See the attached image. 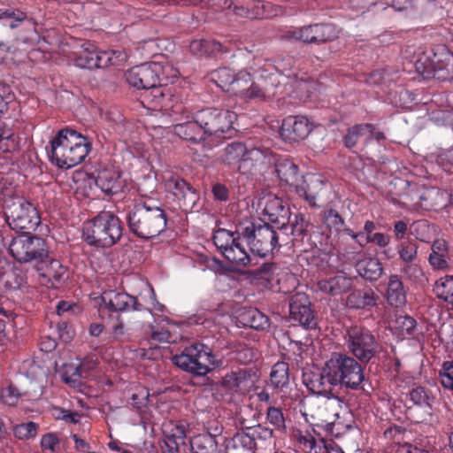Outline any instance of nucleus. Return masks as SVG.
<instances>
[{
  "instance_id": "de8ad7c7",
  "label": "nucleus",
  "mask_w": 453,
  "mask_h": 453,
  "mask_svg": "<svg viewBox=\"0 0 453 453\" xmlns=\"http://www.w3.org/2000/svg\"><path fill=\"white\" fill-rule=\"evenodd\" d=\"M325 421V424L322 422L314 426L313 431L315 434L320 435L319 430H324L326 434L338 438L352 428L351 425H344L340 421Z\"/></svg>"
},
{
  "instance_id": "4be33fe9",
  "label": "nucleus",
  "mask_w": 453,
  "mask_h": 453,
  "mask_svg": "<svg viewBox=\"0 0 453 453\" xmlns=\"http://www.w3.org/2000/svg\"><path fill=\"white\" fill-rule=\"evenodd\" d=\"M95 182L96 187L109 196L121 192L124 187L120 173L113 167L100 169L97 172Z\"/></svg>"
},
{
  "instance_id": "ea45409f",
  "label": "nucleus",
  "mask_w": 453,
  "mask_h": 453,
  "mask_svg": "<svg viewBox=\"0 0 453 453\" xmlns=\"http://www.w3.org/2000/svg\"><path fill=\"white\" fill-rule=\"evenodd\" d=\"M241 322L256 330H265L269 327V319L256 308L243 309L240 315Z\"/></svg>"
},
{
  "instance_id": "4d7b16f0",
  "label": "nucleus",
  "mask_w": 453,
  "mask_h": 453,
  "mask_svg": "<svg viewBox=\"0 0 453 453\" xmlns=\"http://www.w3.org/2000/svg\"><path fill=\"white\" fill-rule=\"evenodd\" d=\"M63 380L65 383L73 387L81 385L82 377L80 376V368L78 365H68L65 367Z\"/></svg>"
},
{
  "instance_id": "e433bc0d",
  "label": "nucleus",
  "mask_w": 453,
  "mask_h": 453,
  "mask_svg": "<svg viewBox=\"0 0 453 453\" xmlns=\"http://www.w3.org/2000/svg\"><path fill=\"white\" fill-rule=\"evenodd\" d=\"M248 145L240 142H233L227 144L219 155L220 163L227 165L234 166L241 164V161L245 157Z\"/></svg>"
},
{
  "instance_id": "f3484780",
  "label": "nucleus",
  "mask_w": 453,
  "mask_h": 453,
  "mask_svg": "<svg viewBox=\"0 0 453 453\" xmlns=\"http://www.w3.org/2000/svg\"><path fill=\"white\" fill-rule=\"evenodd\" d=\"M147 96L153 104V107L158 108L161 111L173 117L178 120V115L185 112L186 107L182 104L180 96L173 93L171 88H167L165 82L148 93Z\"/></svg>"
},
{
  "instance_id": "e2e57ef3",
  "label": "nucleus",
  "mask_w": 453,
  "mask_h": 453,
  "mask_svg": "<svg viewBox=\"0 0 453 453\" xmlns=\"http://www.w3.org/2000/svg\"><path fill=\"white\" fill-rule=\"evenodd\" d=\"M401 273L412 281H419L423 277L422 269L416 264L408 263L401 269Z\"/></svg>"
},
{
  "instance_id": "bf43d9fd",
  "label": "nucleus",
  "mask_w": 453,
  "mask_h": 453,
  "mask_svg": "<svg viewBox=\"0 0 453 453\" xmlns=\"http://www.w3.org/2000/svg\"><path fill=\"white\" fill-rule=\"evenodd\" d=\"M167 188L173 192L176 198H180L189 188V184L181 178H172L167 181Z\"/></svg>"
},
{
  "instance_id": "c756f323",
  "label": "nucleus",
  "mask_w": 453,
  "mask_h": 453,
  "mask_svg": "<svg viewBox=\"0 0 453 453\" xmlns=\"http://www.w3.org/2000/svg\"><path fill=\"white\" fill-rule=\"evenodd\" d=\"M372 124H357L347 128L342 143L348 150L355 148L359 141L368 143L372 140Z\"/></svg>"
},
{
  "instance_id": "69168bd1",
  "label": "nucleus",
  "mask_w": 453,
  "mask_h": 453,
  "mask_svg": "<svg viewBox=\"0 0 453 453\" xmlns=\"http://www.w3.org/2000/svg\"><path fill=\"white\" fill-rule=\"evenodd\" d=\"M12 97L10 87L0 84V116L7 111L8 104L12 102Z\"/></svg>"
},
{
  "instance_id": "5fc2aeb1",
  "label": "nucleus",
  "mask_w": 453,
  "mask_h": 453,
  "mask_svg": "<svg viewBox=\"0 0 453 453\" xmlns=\"http://www.w3.org/2000/svg\"><path fill=\"white\" fill-rule=\"evenodd\" d=\"M245 434L250 435V439H252V442L256 443H257V441H271L273 436V431L272 429L261 425L249 428L248 432H245Z\"/></svg>"
},
{
  "instance_id": "7c9ffc66",
  "label": "nucleus",
  "mask_w": 453,
  "mask_h": 453,
  "mask_svg": "<svg viewBox=\"0 0 453 453\" xmlns=\"http://www.w3.org/2000/svg\"><path fill=\"white\" fill-rule=\"evenodd\" d=\"M311 224L306 217L301 213H292L288 223L290 228L289 243L293 246L303 242L304 238L309 235Z\"/></svg>"
},
{
  "instance_id": "0e129e2a",
  "label": "nucleus",
  "mask_w": 453,
  "mask_h": 453,
  "mask_svg": "<svg viewBox=\"0 0 453 453\" xmlns=\"http://www.w3.org/2000/svg\"><path fill=\"white\" fill-rule=\"evenodd\" d=\"M179 200L182 201V205L184 207L192 209L199 200V196L197 192L192 187L189 186L188 190L184 192V194L179 198Z\"/></svg>"
},
{
  "instance_id": "a211bd4d",
  "label": "nucleus",
  "mask_w": 453,
  "mask_h": 453,
  "mask_svg": "<svg viewBox=\"0 0 453 453\" xmlns=\"http://www.w3.org/2000/svg\"><path fill=\"white\" fill-rule=\"evenodd\" d=\"M98 311L102 317L106 313L111 315V312L125 311L129 307L134 311H142L143 306L138 303L136 298L125 293L116 290H104L100 297Z\"/></svg>"
},
{
  "instance_id": "680f3d73",
  "label": "nucleus",
  "mask_w": 453,
  "mask_h": 453,
  "mask_svg": "<svg viewBox=\"0 0 453 453\" xmlns=\"http://www.w3.org/2000/svg\"><path fill=\"white\" fill-rule=\"evenodd\" d=\"M329 440L320 438L316 441L314 438H304V444L310 449V453H326Z\"/></svg>"
},
{
  "instance_id": "393cba45",
  "label": "nucleus",
  "mask_w": 453,
  "mask_h": 453,
  "mask_svg": "<svg viewBox=\"0 0 453 453\" xmlns=\"http://www.w3.org/2000/svg\"><path fill=\"white\" fill-rule=\"evenodd\" d=\"M174 133L181 139L194 144L204 142L208 138L203 127L198 122L196 112L191 120L175 125Z\"/></svg>"
},
{
  "instance_id": "79ce46f5",
  "label": "nucleus",
  "mask_w": 453,
  "mask_h": 453,
  "mask_svg": "<svg viewBox=\"0 0 453 453\" xmlns=\"http://www.w3.org/2000/svg\"><path fill=\"white\" fill-rule=\"evenodd\" d=\"M193 453H217L218 441L215 435L211 434H201L195 436L191 441Z\"/></svg>"
},
{
  "instance_id": "cd10ccee",
  "label": "nucleus",
  "mask_w": 453,
  "mask_h": 453,
  "mask_svg": "<svg viewBox=\"0 0 453 453\" xmlns=\"http://www.w3.org/2000/svg\"><path fill=\"white\" fill-rule=\"evenodd\" d=\"M353 287V279L344 273H340L329 279L318 281V288L320 291L335 296L349 291Z\"/></svg>"
},
{
  "instance_id": "aec40b11",
  "label": "nucleus",
  "mask_w": 453,
  "mask_h": 453,
  "mask_svg": "<svg viewBox=\"0 0 453 453\" xmlns=\"http://www.w3.org/2000/svg\"><path fill=\"white\" fill-rule=\"evenodd\" d=\"M303 382L315 396L332 395L335 393L334 388L338 386L327 361L318 372L304 374Z\"/></svg>"
},
{
  "instance_id": "49530a36",
  "label": "nucleus",
  "mask_w": 453,
  "mask_h": 453,
  "mask_svg": "<svg viewBox=\"0 0 453 453\" xmlns=\"http://www.w3.org/2000/svg\"><path fill=\"white\" fill-rule=\"evenodd\" d=\"M434 292L439 299L453 305V275H446L436 280Z\"/></svg>"
},
{
  "instance_id": "4c0bfd02",
  "label": "nucleus",
  "mask_w": 453,
  "mask_h": 453,
  "mask_svg": "<svg viewBox=\"0 0 453 453\" xmlns=\"http://www.w3.org/2000/svg\"><path fill=\"white\" fill-rule=\"evenodd\" d=\"M357 274L369 281L377 280L382 274L383 266L378 258L365 257L356 263Z\"/></svg>"
},
{
  "instance_id": "4468645a",
  "label": "nucleus",
  "mask_w": 453,
  "mask_h": 453,
  "mask_svg": "<svg viewBox=\"0 0 453 453\" xmlns=\"http://www.w3.org/2000/svg\"><path fill=\"white\" fill-rule=\"evenodd\" d=\"M339 32L334 24L315 23L289 29L285 32L283 36L288 40L319 45L335 40Z\"/></svg>"
},
{
  "instance_id": "774afa93",
  "label": "nucleus",
  "mask_w": 453,
  "mask_h": 453,
  "mask_svg": "<svg viewBox=\"0 0 453 453\" xmlns=\"http://www.w3.org/2000/svg\"><path fill=\"white\" fill-rule=\"evenodd\" d=\"M180 441H179L176 437L172 434L166 435L164 440L165 446L163 447L164 453H178L179 447L182 444Z\"/></svg>"
},
{
  "instance_id": "39448f33",
  "label": "nucleus",
  "mask_w": 453,
  "mask_h": 453,
  "mask_svg": "<svg viewBox=\"0 0 453 453\" xmlns=\"http://www.w3.org/2000/svg\"><path fill=\"white\" fill-rule=\"evenodd\" d=\"M247 230H242V235L247 237V246L256 259L265 258L275 249L281 245L289 244L288 232L280 233L269 223L256 225L251 221H245Z\"/></svg>"
},
{
  "instance_id": "bb28decb",
  "label": "nucleus",
  "mask_w": 453,
  "mask_h": 453,
  "mask_svg": "<svg viewBox=\"0 0 453 453\" xmlns=\"http://www.w3.org/2000/svg\"><path fill=\"white\" fill-rule=\"evenodd\" d=\"M409 397L415 405L425 410L424 414L418 422H431L433 419V405L435 402L433 393L424 387H416L409 392Z\"/></svg>"
},
{
  "instance_id": "f03ea898",
  "label": "nucleus",
  "mask_w": 453,
  "mask_h": 453,
  "mask_svg": "<svg viewBox=\"0 0 453 453\" xmlns=\"http://www.w3.org/2000/svg\"><path fill=\"white\" fill-rule=\"evenodd\" d=\"M91 143L77 131L65 128L58 132L50 142L52 161L61 168H72L88 156Z\"/></svg>"
},
{
  "instance_id": "0eeeda50",
  "label": "nucleus",
  "mask_w": 453,
  "mask_h": 453,
  "mask_svg": "<svg viewBox=\"0 0 453 453\" xmlns=\"http://www.w3.org/2000/svg\"><path fill=\"white\" fill-rule=\"evenodd\" d=\"M4 242L10 256L19 264H38L48 257L45 240L30 232L8 236Z\"/></svg>"
},
{
  "instance_id": "6ab92c4d",
  "label": "nucleus",
  "mask_w": 453,
  "mask_h": 453,
  "mask_svg": "<svg viewBox=\"0 0 453 453\" xmlns=\"http://www.w3.org/2000/svg\"><path fill=\"white\" fill-rule=\"evenodd\" d=\"M289 316L293 321L305 329H314L317 326L318 319L311 309V301L303 293H296L291 296Z\"/></svg>"
},
{
  "instance_id": "1a4fd4ad",
  "label": "nucleus",
  "mask_w": 453,
  "mask_h": 453,
  "mask_svg": "<svg viewBox=\"0 0 453 453\" xmlns=\"http://www.w3.org/2000/svg\"><path fill=\"white\" fill-rule=\"evenodd\" d=\"M338 386L353 390L364 389L365 371L355 357L346 353H333L327 360Z\"/></svg>"
},
{
  "instance_id": "5701e85b",
  "label": "nucleus",
  "mask_w": 453,
  "mask_h": 453,
  "mask_svg": "<svg viewBox=\"0 0 453 453\" xmlns=\"http://www.w3.org/2000/svg\"><path fill=\"white\" fill-rule=\"evenodd\" d=\"M255 373L250 369H238L222 377L220 386L226 391L239 392L249 388L255 380Z\"/></svg>"
},
{
  "instance_id": "13d9d810",
  "label": "nucleus",
  "mask_w": 453,
  "mask_h": 453,
  "mask_svg": "<svg viewBox=\"0 0 453 453\" xmlns=\"http://www.w3.org/2000/svg\"><path fill=\"white\" fill-rule=\"evenodd\" d=\"M441 383L445 388L453 391V361H446L440 371Z\"/></svg>"
},
{
  "instance_id": "6e6d98bb",
  "label": "nucleus",
  "mask_w": 453,
  "mask_h": 453,
  "mask_svg": "<svg viewBox=\"0 0 453 453\" xmlns=\"http://www.w3.org/2000/svg\"><path fill=\"white\" fill-rule=\"evenodd\" d=\"M23 395V393H21L19 388L10 384L6 388H3L1 391V399L4 402V404H7L9 406H15L18 404L20 397Z\"/></svg>"
},
{
  "instance_id": "c9c22d12",
  "label": "nucleus",
  "mask_w": 453,
  "mask_h": 453,
  "mask_svg": "<svg viewBox=\"0 0 453 453\" xmlns=\"http://www.w3.org/2000/svg\"><path fill=\"white\" fill-rule=\"evenodd\" d=\"M247 76L245 72L235 73L228 67H221L211 72V80L223 90L229 91L232 90L234 83L240 82L239 81H242Z\"/></svg>"
},
{
  "instance_id": "473e14b6",
  "label": "nucleus",
  "mask_w": 453,
  "mask_h": 453,
  "mask_svg": "<svg viewBox=\"0 0 453 453\" xmlns=\"http://www.w3.org/2000/svg\"><path fill=\"white\" fill-rule=\"evenodd\" d=\"M273 165L280 181L295 188L299 182L298 165L289 158L277 157Z\"/></svg>"
},
{
  "instance_id": "6e6552de",
  "label": "nucleus",
  "mask_w": 453,
  "mask_h": 453,
  "mask_svg": "<svg viewBox=\"0 0 453 453\" xmlns=\"http://www.w3.org/2000/svg\"><path fill=\"white\" fill-rule=\"evenodd\" d=\"M3 209L6 223L14 231L30 232L41 222L35 206L22 196H4Z\"/></svg>"
},
{
  "instance_id": "dca6fc26",
  "label": "nucleus",
  "mask_w": 453,
  "mask_h": 453,
  "mask_svg": "<svg viewBox=\"0 0 453 453\" xmlns=\"http://www.w3.org/2000/svg\"><path fill=\"white\" fill-rule=\"evenodd\" d=\"M259 206L262 207V214L267 218L269 224L273 225L280 233L288 231L292 212L281 198L267 195L260 199Z\"/></svg>"
},
{
  "instance_id": "2eb2a0df",
  "label": "nucleus",
  "mask_w": 453,
  "mask_h": 453,
  "mask_svg": "<svg viewBox=\"0 0 453 453\" xmlns=\"http://www.w3.org/2000/svg\"><path fill=\"white\" fill-rule=\"evenodd\" d=\"M276 156L269 148L248 145L247 152L241 161L238 170L243 174H264L273 165Z\"/></svg>"
},
{
  "instance_id": "c85d7f7f",
  "label": "nucleus",
  "mask_w": 453,
  "mask_h": 453,
  "mask_svg": "<svg viewBox=\"0 0 453 453\" xmlns=\"http://www.w3.org/2000/svg\"><path fill=\"white\" fill-rule=\"evenodd\" d=\"M189 50L200 57L219 58L228 52L226 45L210 39H196L189 43Z\"/></svg>"
},
{
  "instance_id": "8fccbe9b",
  "label": "nucleus",
  "mask_w": 453,
  "mask_h": 453,
  "mask_svg": "<svg viewBox=\"0 0 453 453\" xmlns=\"http://www.w3.org/2000/svg\"><path fill=\"white\" fill-rule=\"evenodd\" d=\"M416 320L408 315H400L396 317L394 326L403 337L412 336L416 329Z\"/></svg>"
},
{
  "instance_id": "a878e982",
  "label": "nucleus",
  "mask_w": 453,
  "mask_h": 453,
  "mask_svg": "<svg viewBox=\"0 0 453 453\" xmlns=\"http://www.w3.org/2000/svg\"><path fill=\"white\" fill-rule=\"evenodd\" d=\"M35 266L40 276L52 285L61 283L67 278L65 267L59 260L50 258L49 255L43 262L35 264Z\"/></svg>"
},
{
  "instance_id": "f8f14e48",
  "label": "nucleus",
  "mask_w": 453,
  "mask_h": 453,
  "mask_svg": "<svg viewBox=\"0 0 453 453\" xmlns=\"http://www.w3.org/2000/svg\"><path fill=\"white\" fill-rule=\"evenodd\" d=\"M346 345L352 357L360 363L367 364L379 353L380 343L368 328L355 325L346 331Z\"/></svg>"
},
{
  "instance_id": "423d86ee",
  "label": "nucleus",
  "mask_w": 453,
  "mask_h": 453,
  "mask_svg": "<svg viewBox=\"0 0 453 453\" xmlns=\"http://www.w3.org/2000/svg\"><path fill=\"white\" fill-rule=\"evenodd\" d=\"M172 362L182 371L195 376H205L211 368L223 365L222 357L215 354L206 344L196 342L186 347L172 357Z\"/></svg>"
},
{
  "instance_id": "20e7f679",
  "label": "nucleus",
  "mask_w": 453,
  "mask_h": 453,
  "mask_svg": "<svg viewBox=\"0 0 453 453\" xmlns=\"http://www.w3.org/2000/svg\"><path fill=\"white\" fill-rule=\"evenodd\" d=\"M123 224L110 211H101L83 226V237L88 245L110 248L122 237Z\"/></svg>"
},
{
  "instance_id": "603ef678",
  "label": "nucleus",
  "mask_w": 453,
  "mask_h": 453,
  "mask_svg": "<svg viewBox=\"0 0 453 453\" xmlns=\"http://www.w3.org/2000/svg\"><path fill=\"white\" fill-rule=\"evenodd\" d=\"M38 425L35 422H27L17 425L13 428V434L19 440H27L36 435Z\"/></svg>"
},
{
  "instance_id": "09e8293b",
  "label": "nucleus",
  "mask_w": 453,
  "mask_h": 453,
  "mask_svg": "<svg viewBox=\"0 0 453 453\" xmlns=\"http://www.w3.org/2000/svg\"><path fill=\"white\" fill-rule=\"evenodd\" d=\"M273 94V88L270 87L269 84H263L252 80L251 84L246 88L242 96L247 99L264 100L266 96Z\"/></svg>"
},
{
  "instance_id": "c03bdc74",
  "label": "nucleus",
  "mask_w": 453,
  "mask_h": 453,
  "mask_svg": "<svg viewBox=\"0 0 453 453\" xmlns=\"http://www.w3.org/2000/svg\"><path fill=\"white\" fill-rule=\"evenodd\" d=\"M345 234L349 235L361 248L370 242H373L380 248H385L390 242V236L383 233H374L372 238H365L364 233H354L351 229H345Z\"/></svg>"
},
{
  "instance_id": "052dcab7",
  "label": "nucleus",
  "mask_w": 453,
  "mask_h": 453,
  "mask_svg": "<svg viewBox=\"0 0 453 453\" xmlns=\"http://www.w3.org/2000/svg\"><path fill=\"white\" fill-rule=\"evenodd\" d=\"M267 420L276 429L285 428V418L280 409L276 407H269L267 410Z\"/></svg>"
},
{
  "instance_id": "9b49d317",
  "label": "nucleus",
  "mask_w": 453,
  "mask_h": 453,
  "mask_svg": "<svg viewBox=\"0 0 453 453\" xmlns=\"http://www.w3.org/2000/svg\"><path fill=\"white\" fill-rule=\"evenodd\" d=\"M127 58L126 52L121 50H101L90 42H84L75 52L73 61L80 68L95 69L119 65Z\"/></svg>"
},
{
  "instance_id": "37998d69",
  "label": "nucleus",
  "mask_w": 453,
  "mask_h": 453,
  "mask_svg": "<svg viewBox=\"0 0 453 453\" xmlns=\"http://www.w3.org/2000/svg\"><path fill=\"white\" fill-rule=\"evenodd\" d=\"M271 384L276 388H282L289 382V365L284 361H279L273 365L270 373Z\"/></svg>"
},
{
  "instance_id": "412c9836",
  "label": "nucleus",
  "mask_w": 453,
  "mask_h": 453,
  "mask_svg": "<svg viewBox=\"0 0 453 453\" xmlns=\"http://www.w3.org/2000/svg\"><path fill=\"white\" fill-rule=\"evenodd\" d=\"M311 124L303 116H288L282 121L280 134L288 142H298L308 136L311 131Z\"/></svg>"
},
{
  "instance_id": "a18cd8bd",
  "label": "nucleus",
  "mask_w": 453,
  "mask_h": 453,
  "mask_svg": "<svg viewBox=\"0 0 453 453\" xmlns=\"http://www.w3.org/2000/svg\"><path fill=\"white\" fill-rule=\"evenodd\" d=\"M27 19V13L20 9L14 7L0 9V19L4 20V25L12 29L20 27Z\"/></svg>"
},
{
  "instance_id": "338daca9",
  "label": "nucleus",
  "mask_w": 453,
  "mask_h": 453,
  "mask_svg": "<svg viewBox=\"0 0 453 453\" xmlns=\"http://www.w3.org/2000/svg\"><path fill=\"white\" fill-rule=\"evenodd\" d=\"M131 400V404L135 409L141 410L146 406L149 401V393L146 390L142 389L140 392L133 394Z\"/></svg>"
},
{
  "instance_id": "f704fd0d",
  "label": "nucleus",
  "mask_w": 453,
  "mask_h": 453,
  "mask_svg": "<svg viewBox=\"0 0 453 453\" xmlns=\"http://www.w3.org/2000/svg\"><path fill=\"white\" fill-rule=\"evenodd\" d=\"M253 80L263 84H269L270 87H276L277 77L273 73V65L261 58L256 59L252 65L249 66Z\"/></svg>"
},
{
  "instance_id": "58836bf2",
  "label": "nucleus",
  "mask_w": 453,
  "mask_h": 453,
  "mask_svg": "<svg viewBox=\"0 0 453 453\" xmlns=\"http://www.w3.org/2000/svg\"><path fill=\"white\" fill-rule=\"evenodd\" d=\"M342 399L337 393H332V395L316 396L317 414L322 418H329L339 417L338 410L342 405Z\"/></svg>"
},
{
  "instance_id": "864d4df0",
  "label": "nucleus",
  "mask_w": 453,
  "mask_h": 453,
  "mask_svg": "<svg viewBox=\"0 0 453 453\" xmlns=\"http://www.w3.org/2000/svg\"><path fill=\"white\" fill-rule=\"evenodd\" d=\"M400 259L404 263H412L417 258L418 246L413 242H401L397 247Z\"/></svg>"
},
{
  "instance_id": "7ed1b4c3",
  "label": "nucleus",
  "mask_w": 453,
  "mask_h": 453,
  "mask_svg": "<svg viewBox=\"0 0 453 453\" xmlns=\"http://www.w3.org/2000/svg\"><path fill=\"white\" fill-rule=\"evenodd\" d=\"M242 230H247L246 223L236 225L234 231L219 228L213 233L212 240L222 257L236 268L251 267L257 265L258 260L247 249V237L242 235Z\"/></svg>"
},
{
  "instance_id": "a19ab883",
  "label": "nucleus",
  "mask_w": 453,
  "mask_h": 453,
  "mask_svg": "<svg viewBox=\"0 0 453 453\" xmlns=\"http://www.w3.org/2000/svg\"><path fill=\"white\" fill-rule=\"evenodd\" d=\"M257 443L245 432L234 434L226 445V453H254Z\"/></svg>"
},
{
  "instance_id": "3c124183",
  "label": "nucleus",
  "mask_w": 453,
  "mask_h": 453,
  "mask_svg": "<svg viewBox=\"0 0 453 453\" xmlns=\"http://www.w3.org/2000/svg\"><path fill=\"white\" fill-rule=\"evenodd\" d=\"M323 222L329 227L334 228L336 232H342L345 234V229H349L345 226V222L342 217L334 209L325 211L322 215Z\"/></svg>"
},
{
  "instance_id": "ddd939ff",
  "label": "nucleus",
  "mask_w": 453,
  "mask_h": 453,
  "mask_svg": "<svg viewBox=\"0 0 453 453\" xmlns=\"http://www.w3.org/2000/svg\"><path fill=\"white\" fill-rule=\"evenodd\" d=\"M125 78L130 86L137 89L150 90V92L158 88L167 80L164 66L156 62L132 67L126 72Z\"/></svg>"
},
{
  "instance_id": "b1692460",
  "label": "nucleus",
  "mask_w": 453,
  "mask_h": 453,
  "mask_svg": "<svg viewBox=\"0 0 453 453\" xmlns=\"http://www.w3.org/2000/svg\"><path fill=\"white\" fill-rule=\"evenodd\" d=\"M324 187V181L315 174L303 177L301 184L296 185V193L303 197L311 207L317 206V198Z\"/></svg>"
},
{
  "instance_id": "72a5a7b5",
  "label": "nucleus",
  "mask_w": 453,
  "mask_h": 453,
  "mask_svg": "<svg viewBox=\"0 0 453 453\" xmlns=\"http://www.w3.org/2000/svg\"><path fill=\"white\" fill-rule=\"evenodd\" d=\"M379 296L371 288L354 289L347 297V305L351 309H369L377 305Z\"/></svg>"
},
{
  "instance_id": "2f4dec72",
  "label": "nucleus",
  "mask_w": 453,
  "mask_h": 453,
  "mask_svg": "<svg viewBox=\"0 0 453 453\" xmlns=\"http://www.w3.org/2000/svg\"><path fill=\"white\" fill-rule=\"evenodd\" d=\"M388 303L395 308L405 305L407 302V291L402 280L396 274L390 275L386 290Z\"/></svg>"
},
{
  "instance_id": "f257e3e1",
  "label": "nucleus",
  "mask_w": 453,
  "mask_h": 453,
  "mask_svg": "<svg viewBox=\"0 0 453 453\" xmlns=\"http://www.w3.org/2000/svg\"><path fill=\"white\" fill-rule=\"evenodd\" d=\"M126 221L132 234L149 240L165 230L167 215L161 206L149 199L135 203L127 211Z\"/></svg>"
},
{
  "instance_id": "9d476101",
  "label": "nucleus",
  "mask_w": 453,
  "mask_h": 453,
  "mask_svg": "<svg viewBox=\"0 0 453 453\" xmlns=\"http://www.w3.org/2000/svg\"><path fill=\"white\" fill-rule=\"evenodd\" d=\"M196 113L208 138L230 139L237 133L233 127L237 115L229 110L211 107Z\"/></svg>"
}]
</instances>
